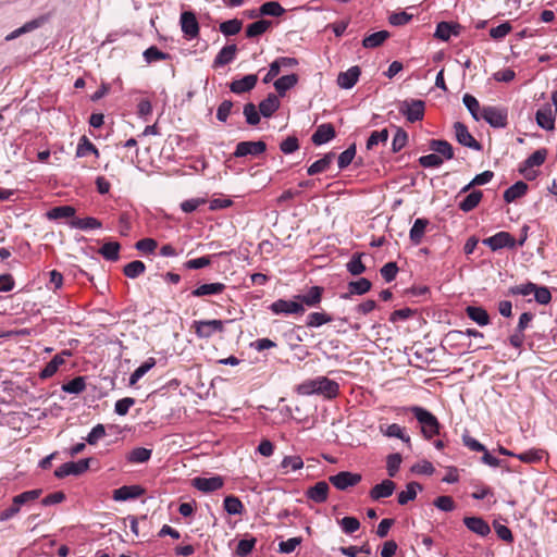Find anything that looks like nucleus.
Segmentation results:
<instances>
[{
    "instance_id": "f3484780",
    "label": "nucleus",
    "mask_w": 557,
    "mask_h": 557,
    "mask_svg": "<svg viewBox=\"0 0 557 557\" xmlns=\"http://www.w3.org/2000/svg\"><path fill=\"white\" fill-rule=\"evenodd\" d=\"M329 490V484L325 481H320L313 486L309 487L306 492V495L314 503L321 504L327 499Z\"/></svg>"
},
{
    "instance_id": "de8ad7c7",
    "label": "nucleus",
    "mask_w": 557,
    "mask_h": 557,
    "mask_svg": "<svg viewBox=\"0 0 557 557\" xmlns=\"http://www.w3.org/2000/svg\"><path fill=\"white\" fill-rule=\"evenodd\" d=\"M40 26V22L38 20H33L27 23H25L23 26L16 28L15 30L11 32L5 36L7 41H11L26 33H29Z\"/></svg>"
},
{
    "instance_id": "2eb2a0df",
    "label": "nucleus",
    "mask_w": 557,
    "mask_h": 557,
    "mask_svg": "<svg viewBox=\"0 0 557 557\" xmlns=\"http://www.w3.org/2000/svg\"><path fill=\"white\" fill-rule=\"evenodd\" d=\"M360 69L351 66L345 72H341L337 76V85L343 89L352 88L359 79Z\"/></svg>"
},
{
    "instance_id": "052dcab7",
    "label": "nucleus",
    "mask_w": 557,
    "mask_h": 557,
    "mask_svg": "<svg viewBox=\"0 0 557 557\" xmlns=\"http://www.w3.org/2000/svg\"><path fill=\"white\" fill-rule=\"evenodd\" d=\"M371 288V282L368 278L361 277L358 281L349 283V290L351 294L363 295Z\"/></svg>"
},
{
    "instance_id": "c85d7f7f",
    "label": "nucleus",
    "mask_w": 557,
    "mask_h": 557,
    "mask_svg": "<svg viewBox=\"0 0 557 557\" xmlns=\"http://www.w3.org/2000/svg\"><path fill=\"white\" fill-rule=\"evenodd\" d=\"M69 224L72 228H77V230H83V231L100 228L102 226L101 222L98 219L92 218V216H87V218H83V219L75 218V219H72L69 222Z\"/></svg>"
},
{
    "instance_id": "bb28decb",
    "label": "nucleus",
    "mask_w": 557,
    "mask_h": 557,
    "mask_svg": "<svg viewBox=\"0 0 557 557\" xmlns=\"http://www.w3.org/2000/svg\"><path fill=\"white\" fill-rule=\"evenodd\" d=\"M76 210L72 206H59L50 209L46 216L49 220L75 219Z\"/></svg>"
},
{
    "instance_id": "4468645a",
    "label": "nucleus",
    "mask_w": 557,
    "mask_h": 557,
    "mask_svg": "<svg viewBox=\"0 0 557 557\" xmlns=\"http://www.w3.org/2000/svg\"><path fill=\"white\" fill-rule=\"evenodd\" d=\"M323 290L321 286H312L306 294L295 296V299H298L304 307L314 308L321 302Z\"/></svg>"
},
{
    "instance_id": "4d7b16f0",
    "label": "nucleus",
    "mask_w": 557,
    "mask_h": 557,
    "mask_svg": "<svg viewBox=\"0 0 557 557\" xmlns=\"http://www.w3.org/2000/svg\"><path fill=\"white\" fill-rule=\"evenodd\" d=\"M143 55L147 63L166 60L169 58L168 53L162 52L156 46H151L148 49H146Z\"/></svg>"
},
{
    "instance_id": "aec40b11",
    "label": "nucleus",
    "mask_w": 557,
    "mask_h": 557,
    "mask_svg": "<svg viewBox=\"0 0 557 557\" xmlns=\"http://www.w3.org/2000/svg\"><path fill=\"white\" fill-rule=\"evenodd\" d=\"M396 484L391 480H383L380 484L374 485L370 491V497L373 500L389 497L395 491Z\"/></svg>"
},
{
    "instance_id": "69168bd1",
    "label": "nucleus",
    "mask_w": 557,
    "mask_h": 557,
    "mask_svg": "<svg viewBox=\"0 0 557 557\" xmlns=\"http://www.w3.org/2000/svg\"><path fill=\"white\" fill-rule=\"evenodd\" d=\"M408 135L403 128H397L392 141V150L394 152L400 151L407 144Z\"/></svg>"
},
{
    "instance_id": "c03bdc74",
    "label": "nucleus",
    "mask_w": 557,
    "mask_h": 557,
    "mask_svg": "<svg viewBox=\"0 0 557 557\" xmlns=\"http://www.w3.org/2000/svg\"><path fill=\"white\" fill-rule=\"evenodd\" d=\"M285 13V9L277 1H269L263 3L259 9L260 15L281 16Z\"/></svg>"
},
{
    "instance_id": "09e8293b",
    "label": "nucleus",
    "mask_w": 557,
    "mask_h": 557,
    "mask_svg": "<svg viewBox=\"0 0 557 557\" xmlns=\"http://www.w3.org/2000/svg\"><path fill=\"white\" fill-rule=\"evenodd\" d=\"M146 270V265L143 261L135 260L129 263H127L124 267V274L129 278H136L139 275H141Z\"/></svg>"
},
{
    "instance_id": "2f4dec72",
    "label": "nucleus",
    "mask_w": 557,
    "mask_h": 557,
    "mask_svg": "<svg viewBox=\"0 0 557 557\" xmlns=\"http://www.w3.org/2000/svg\"><path fill=\"white\" fill-rule=\"evenodd\" d=\"M280 107V100L274 94L268 95L259 104L260 113L264 117H270Z\"/></svg>"
},
{
    "instance_id": "680f3d73",
    "label": "nucleus",
    "mask_w": 557,
    "mask_h": 557,
    "mask_svg": "<svg viewBox=\"0 0 557 557\" xmlns=\"http://www.w3.org/2000/svg\"><path fill=\"white\" fill-rule=\"evenodd\" d=\"M544 451L541 449H530L521 454H517V458L525 463H534L543 458Z\"/></svg>"
},
{
    "instance_id": "6e6552de",
    "label": "nucleus",
    "mask_w": 557,
    "mask_h": 557,
    "mask_svg": "<svg viewBox=\"0 0 557 557\" xmlns=\"http://www.w3.org/2000/svg\"><path fill=\"white\" fill-rule=\"evenodd\" d=\"M361 479V474L359 473L342 471L335 475H331L329 480L337 490L344 491L350 486L357 485Z\"/></svg>"
},
{
    "instance_id": "cd10ccee",
    "label": "nucleus",
    "mask_w": 557,
    "mask_h": 557,
    "mask_svg": "<svg viewBox=\"0 0 557 557\" xmlns=\"http://www.w3.org/2000/svg\"><path fill=\"white\" fill-rule=\"evenodd\" d=\"M237 47L236 45H228L223 47L214 59L215 66H223L225 64L231 63L236 55Z\"/></svg>"
},
{
    "instance_id": "e2e57ef3",
    "label": "nucleus",
    "mask_w": 557,
    "mask_h": 557,
    "mask_svg": "<svg viewBox=\"0 0 557 557\" xmlns=\"http://www.w3.org/2000/svg\"><path fill=\"white\" fill-rule=\"evenodd\" d=\"M346 267L348 272L352 275H359L366 271V267L361 261V255L359 253L354 255Z\"/></svg>"
},
{
    "instance_id": "603ef678",
    "label": "nucleus",
    "mask_w": 557,
    "mask_h": 557,
    "mask_svg": "<svg viewBox=\"0 0 557 557\" xmlns=\"http://www.w3.org/2000/svg\"><path fill=\"white\" fill-rule=\"evenodd\" d=\"M463 104L467 107L469 112L471 113L472 117L475 121H479L481 119V110H480V103L476 100L475 97L472 95L466 94L462 98Z\"/></svg>"
},
{
    "instance_id": "a211bd4d",
    "label": "nucleus",
    "mask_w": 557,
    "mask_h": 557,
    "mask_svg": "<svg viewBox=\"0 0 557 557\" xmlns=\"http://www.w3.org/2000/svg\"><path fill=\"white\" fill-rule=\"evenodd\" d=\"M144 493V488L139 485H124L114 490L113 499L116 502H124L139 497Z\"/></svg>"
},
{
    "instance_id": "79ce46f5",
    "label": "nucleus",
    "mask_w": 557,
    "mask_h": 557,
    "mask_svg": "<svg viewBox=\"0 0 557 557\" xmlns=\"http://www.w3.org/2000/svg\"><path fill=\"white\" fill-rule=\"evenodd\" d=\"M120 244L117 242H108L99 249V253L109 261H116L119 259Z\"/></svg>"
},
{
    "instance_id": "a19ab883",
    "label": "nucleus",
    "mask_w": 557,
    "mask_h": 557,
    "mask_svg": "<svg viewBox=\"0 0 557 557\" xmlns=\"http://www.w3.org/2000/svg\"><path fill=\"white\" fill-rule=\"evenodd\" d=\"M272 25L271 21L268 20H259L249 24L246 28V36L249 38L258 37L264 34L270 26Z\"/></svg>"
},
{
    "instance_id": "f8f14e48",
    "label": "nucleus",
    "mask_w": 557,
    "mask_h": 557,
    "mask_svg": "<svg viewBox=\"0 0 557 557\" xmlns=\"http://www.w3.org/2000/svg\"><path fill=\"white\" fill-rule=\"evenodd\" d=\"M224 484L223 479L220 475L211 478H195L193 479V486L203 493H210L220 490Z\"/></svg>"
},
{
    "instance_id": "13d9d810",
    "label": "nucleus",
    "mask_w": 557,
    "mask_h": 557,
    "mask_svg": "<svg viewBox=\"0 0 557 557\" xmlns=\"http://www.w3.org/2000/svg\"><path fill=\"white\" fill-rule=\"evenodd\" d=\"M384 434L388 437H397L405 443H410V437L405 434V430L399 424L393 423L387 425Z\"/></svg>"
},
{
    "instance_id": "c756f323",
    "label": "nucleus",
    "mask_w": 557,
    "mask_h": 557,
    "mask_svg": "<svg viewBox=\"0 0 557 557\" xmlns=\"http://www.w3.org/2000/svg\"><path fill=\"white\" fill-rule=\"evenodd\" d=\"M482 197L483 193L481 190H472L459 202L458 207L463 212H470L480 203Z\"/></svg>"
},
{
    "instance_id": "dca6fc26",
    "label": "nucleus",
    "mask_w": 557,
    "mask_h": 557,
    "mask_svg": "<svg viewBox=\"0 0 557 557\" xmlns=\"http://www.w3.org/2000/svg\"><path fill=\"white\" fill-rule=\"evenodd\" d=\"M258 82L256 74H249L240 79L233 81L230 85V89L234 94H244L255 88Z\"/></svg>"
},
{
    "instance_id": "49530a36",
    "label": "nucleus",
    "mask_w": 557,
    "mask_h": 557,
    "mask_svg": "<svg viewBox=\"0 0 557 557\" xmlns=\"http://www.w3.org/2000/svg\"><path fill=\"white\" fill-rule=\"evenodd\" d=\"M89 153L98 156L99 152L96 146L86 136H83L76 148V157L83 158Z\"/></svg>"
},
{
    "instance_id": "a878e982",
    "label": "nucleus",
    "mask_w": 557,
    "mask_h": 557,
    "mask_svg": "<svg viewBox=\"0 0 557 557\" xmlns=\"http://www.w3.org/2000/svg\"><path fill=\"white\" fill-rule=\"evenodd\" d=\"M298 83L297 74L284 75L274 82V88L280 96H284L287 90L293 88Z\"/></svg>"
},
{
    "instance_id": "6ab92c4d",
    "label": "nucleus",
    "mask_w": 557,
    "mask_h": 557,
    "mask_svg": "<svg viewBox=\"0 0 557 557\" xmlns=\"http://www.w3.org/2000/svg\"><path fill=\"white\" fill-rule=\"evenodd\" d=\"M335 137V129L332 124L325 123L318 126L317 131L312 135V141L314 145H323L329 143Z\"/></svg>"
},
{
    "instance_id": "f257e3e1",
    "label": "nucleus",
    "mask_w": 557,
    "mask_h": 557,
    "mask_svg": "<svg viewBox=\"0 0 557 557\" xmlns=\"http://www.w3.org/2000/svg\"><path fill=\"white\" fill-rule=\"evenodd\" d=\"M421 424V430L426 438H431L440 432V423L436 417L426 409L413 406L409 409Z\"/></svg>"
},
{
    "instance_id": "7ed1b4c3",
    "label": "nucleus",
    "mask_w": 557,
    "mask_h": 557,
    "mask_svg": "<svg viewBox=\"0 0 557 557\" xmlns=\"http://www.w3.org/2000/svg\"><path fill=\"white\" fill-rule=\"evenodd\" d=\"M193 329L197 337L208 339L215 333L224 331V321L222 320H199L193 322Z\"/></svg>"
},
{
    "instance_id": "5701e85b",
    "label": "nucleus",
    "mask_w": 557,
    "mask_h": 557,
    "mask_svg": "<svg viewBox=\"0 0 557 557\" xmlns=\"http://www.w3.org/2000/svg\"><path fill=\"white\" fill-rule=\"evenodd\" d=\"M225 287H226L225 284L220 283V282L202 284V285L198 286L197 288H195L191 292V295L194 297L218 295V294L223 293Z\"/></svg>"
},
{
    "instance_id": "4c0bfd02",
    "label": "nucleus",
    "mask_w": 557,
    "mask_h": 557,
    "mask_svg": "<svg viewBox=\"0 0 557 557\" xmlns=\"http://www.w3.org/2000/svg\"><path fill=\"white\" fill-rule=\"evenodd\" d=\"M151 454V449L145 447H136L127 454L126 459L131 463H144L150 459Z\"/></svg>"
},
{
    "instance_id": "58836bf2",
    "label": "nucleus",
    "mask_w": 557,
    "mask_h": 557,
    "mask_svg": "<svg viewBox=\"0 0 557 557\" xmlns=\"http://www.w3.org/2000/svg\"><path fill=\"white\" fill-rule=\"evenodd\" d=\"M422 486L417 482H410L406 485V490L398 494L397 500L399 505H406L410 500H413L417 496L418 491H421Z\"/></svg>"
},
{
    "instance_id": "f704fd0d",
    "label": "nucleus",
    "mask_w": 557,
    "mask_h": 557,
    "mask_svg": "<svg viewBox=\"0 0 557 557\" xmlns=\"http://www.w3.org/2000/svg\"><path fill=\"white\" fill-rule=\"evenodd\" d=\"M527 190L528 185L524 182L519 181L505 190L504 200L506 202H512L516 199L522 197L527 193Z\"/></svg>"
},
{
    "instance_id": "774afa93",
    "label": "nucleus",
    "mask_w": 557,
    "mask_h": 557,
    "mask_svg": "<svg viewBox=\"0 0 557 557\" xmlns=\"http://www.w3.org/2000/svg\"><path fill=\"white\" fill-rule=\"evenodd\" d=\"M419 163L423 168H438L443 163V158L436 153H430L420 157Z\"/></svg>"
},
{
    "instance_id": "20e7f679",
    "label": "nucleus",
    "mask_w": 557,
    "mask_h": 557,
    "mask_svg": "<svg viewBox=\"0 0 557 557\" xmlns=\"http://www.w3.org/2000/svg\"><path fill=\"white\" fill-rule=\"evenodd\" d=\"M481 119L492 127H505L507 125L508 113L505 108L484 107L481 110Z\"/></svg>"
},
{
    "instance_id": "393cba45",
    "label": "nucleus",
    "mask_w": 557,
    "mask_h": 557,
    "mask_svg": "<svg viewBox=\"0 0 557 557\" xmlns=\"http://www.w3.org/2000/svg\"><path fill=\"white\" fill-rule=\"evenodd\" d=\"M338 384L325 376L318 377V394H322L329 398L338 394Z\"/></svg>"
},
{
    "instance_id": "4be33fe9",
    "label": "nucleus",
    "mask_w": 557,
    "mask_h": 557,
    "mask_svg": "<svg viewBox=\"0 0 557 557\" xmlns=\"http://www.w3.org/2000/svg\"><path fill=\"white\" fill-rule=\"evenodd\" d=\"M463 523L470 531L481 536H485L491 532L487 522H485L482 518L479 517H466L463 519Z\"/></svg>"
},
{
    "instance_id": "473e14b6",
    "label": "nucleus",
    "mask_w": 557,
    "mask_h": 557,
    "mask_svg": "<svg viewBox=\"0 0 557 557\" xmlns=\"http://www.w3.org/2000/svg\"><path fill=\"white\" fill-rule=\"evenodd\" d=\"M467 315L478 323L480 326H485L490 323V317L485 309L482 307L469 306L466 309Z\"/></svg>"
},
{
    "instance_id": "f03ea898",
    "label": "nucleus",
    "mask_w": 557,
    "mask_h": 557,
    "mask_svg": "<svg viewBox=\"0 0 557 557\" xmlns=\"http://www.w3.org/2000/svg\"><path fill=\"white\" fill-rule=\"evenodd\" d=\"M425 103L419 99L404 100L399 103V112L406 116L407 121L414 123L421 121L424 116Z\"/></svg>"
},
{
    "instance_id": "c9c22d12",
    "label": "nucleus",
    "mask_w": 557,
    "mask_h": 557,
    "mask_svg": "<svg viewBox=\"0 0 557 557\" xmlns=\"http://www.w3.org/2000/svg\"><path fill=\"white\" fill-rule=\"evenodd\" d=\"M388 37L389 33L387 30H380L366 36L362 46L367 49H373L380 47Z\"/></svg>"
},
{
    "instance_id": "9b49d317",
    "label": "nucleus",
    "mask_w": 557,
    "mask_h": 557,
    "mask_svg": "<svg viewBox=\"0 0 557 557\" xmlns=\"http://www.w3.org/2000/svg\"><path fill=\"white\" fill-rule=\"evenodd\" d=\"M267 149V145L262 140L258 141H240L236 146V150L234 156L236 158H242L246 156H259L263 153Z\"/></svg>"
},
{
    "instance_id": "6e6d98bb",
    "label": "nucleus",
    "mask_w": 557,
    "mask_h": 557,
    "mask_svg": "<svg viewBox=\"0 0 557 557\" xmlns=\"http://www.w3.org/2000/svg\"><path fill=\"white\" fill-rule=\"evenodd\" d=\"M41 493H42V491L40 488L26 491V492H23L16 496H14L12 502L21 507L22 505H24L28 502L39 498Z\"/></svg>"
},
{
    "instance_id": "8fccbe9b",
    "label": "nucleus",
    "mask_w": 557,
    "mask_h": 557,
    "mask_svg": "<svg viewBox=\"0 0 557 557\" xmlns=\"http://www.w3.org/2000/svg\"><path fill=\"white\" fill-rule=\"evenodd\" d=\"M224 509L230 515H240L244 510V505L238 497L226 496L224 498Z\"/></svg>"
},
{
    "instance_id": "bf43d9fd",
    "label": "nucleus",
    "mask_w": 557,
    "mask_h": 557,
    "mask_svg": "<svg viewBox=\"0 0 557 557\" xmlns=\"http://www.w3.org/2000/svg\"><path fill=\"white\" fill-rule=\"evenodd\" d=\"M245 117H246V122L249 124V125H257L259 122H260V114L258 111H257V108L253 103L249 102V103H246L244 106V111H243Z\"/></svg>"
},
{
    "instance_id": "a18cd8bd",
    "label": "nucleus",
    "mask_w": 557,
    "mask_h": 557,
    "mask_svg": "<svg viewBox=\"0 0 557 557\" xmlns=\"http://www.w3.org/2000/svg\"><path fill=\"white\" fill-rule=\"evenodd\" d=\"M86 388L85 377L76 376L62 385V391L69 394H79Z\"/></svg>"
},
{
    "instance_id": "0eeeda50",
    "label": "nucleus",
    "mask_w": 557,
    "mask_h": 557,
    "mask_svg": "<svg viewBox=\"0 0 557 557\" xmlns=\"http://www.w3.org/2000/svg\"><path fill=\"white\" fill-rule=\"evenodd\" d=\"M88 467L89 459L65 462L54 471V475L59 479L65 478L67 475H78L85 472Z\"/></svg>"
},
{
    "instance_id": "3c124183",
    "label": "nucleus",
    "mask_w": 557,
    "mask_h": 557,
    "mask_svg": "<svg viewBox=\"0 0 557 557\" xmlns=\"http://www.w3.org/2000/svg\"><path fill=\"white\" fill-rule=\"evenodd\" d=\"M242 21L237 18L228 20L220 24V32L225 36H233L240 32Z\"/></svg>"
},
{
    "instance_id": "412c9836",
    "label": "nucleus",
    "mask_w": 557,
    "mask_h": 557,
    "mask_svg": "<svg viewBox=\"0 0 557 557\" xmlns=\"http://www.w3.org/2000/svg\"><path fill=\"white\" fill-rule=\"evenodd\" d=\"M304 468V460L298 455L284 456L281 463L278 465V471L282 474H288L289 472L297 471Z\"/></svg>"
},
{
    "instance_id": "72a5a7b5",
    "label": "nucleus",
    "mask_w": 557,
    "mask_h": 557,
    "mask_svg": "<svg viewBox=\"0 0 557 557\" xmlns=\"http://www.w3.org/2000/svg\"><path fill=\"white\" fill-rule=\"evenodd\" d=\"M430 148L436 154L444 157L447 160L454 158V150L451 145L446 140L433 139L430 143Z\"/></svg>"
},
{
    "instance_id": "e433bc0d",
    "label": "nucleus",
    "mask_w": 557,
    "mask_h": 557,
    "mask_svg": "<svg viewBox=\"0 0 557 557\" xmlns=\"http://www.w3.org/2000/svg\"><path fill=\"white\" fill-rule=\"evenodd\" d=\"M157 361L153 357L146 359L129 376V385H135L148 371H150Z\"/></svg>"
},
{
    "instance_id": "423d86ee",
    "label": "nucleus",
    "mask_w": 557,
    "mask_h": 557,
    "mask_svg": "<svg viewBox=\"0 0 557 557\" xmlns=\"http://www.w3.org/2000/svg\"><path fill=\"white\" fill-rule=\"evenodd\" d=\"M180 24L187 39H195L199 35V24L194 12L184 11L180 17Z\"/></svg>"
},
{
    "instance_id": "9d476101",
    "label": "nucleus",
    "mask_w": 557,
    "mask_h": 557,
    "mask_svg": "<svg viewBox=\"0 0 557 557\" xmlns=\"http://www.w3.org/2000/svg\"><path fill=\"white\" fill-rule=\"evenodd\" d=\"M483 244L488 246L493 251H496L502 248H513L516 246V240L508 232H498L495 235L485 238Z\"/></svg>"
},
{
    "instance_id": "37998d69",
    "label": "nucleus",
    "mask_w": 557,
    "mask_h": 557,
    "mask_svg": "<svg viewBox=\"0 0 557 557\" xmlns=\"http://www.w3.org/2000/svg\"><path fill=\"white\" fill-rule=\"evenodd\" d=\"M333 319L325 312H311L306 320L307 327H319L323 324L331 322Z\"/></svg>"
},
{
    "instance_id": "5fc2aeb1",
    "label": "nucleus",
    "mask_w": 557,
    "mask_h": 557,
    "mask_svg": "<svg viewBox=\"0 0 557 557\" xmlns=\"http://www.w3.org/2000/svg\"><path fill=\"white\" fill-rule=\"evenodd\" d=\"M401 461H403L401 455L398 453L391 454L387 456L386 470L391 478H394L397 474L399 467L401 465Z\"/></svg>"
},
{
    "instance_id": "864d4df0",
    "label": "nucleus",
    "mask_w": 557,
    "mask_h": 557,
    "mask_svg": "<svg viewBox=\"0 0 557 557\" xmlns=\"http://www.w3.org/2000/svg\"><path fill=\"white\" fill-rule=\"evenodd\" d=\"M388 139V131L386 128L381 131H374L371 133L370 137L367 140V149L371 150L380 143H386Z\"/></svg>"
},
{
    "instance_id": "338daca9",
    "label": "nucleus",
    "mask_w": 557,
    "mask_h": 557,
    "mask_svg": "<svg viewBox=\"0 0 557 557\" xmlns=\"http://www.w3.org/2000/svg\"><path fill=\"white\" fill-rule=\"evenodd\" d=\"M301 537H290L286 541H282L278 543V552L281 554H290L301 544Z\"/></svg>"
},
{
    "instance_id": "39448f33",
    "label": "nucleus",
    "mask_w": 557,
    "mask_h": 557,
    "mask_svg": "<svg viewBox=\"0 0 557 557\" xmlns=\"http://www.w3.org/2000/svg\"><path fill=\"white\" fill-rule=\"evenodd\" d=\"M270 309L275 314H302L305 312V307L298 301V299H277L271 304Z\"/></svg>"
},
{
    "instance_id": "b1692460",
    "label": "nucleus",
    "mask_w": 557,
    "mask_h": 557,
    "mask_svg": "<svg viewBox=\"0 0 557 557\" xmlns=\"http://www.w3.org/2000/svg\"><path fill=\"white\" fill-rule=\"evenodd\" d=\"M537 125L546 131H552L555 127V116L549 108L540 109L535 114Z\"/></svg>"
},
{
    "instance_id": "1a4fd4ad",
    "label": "nucleus",
    "mask_w": 557,
    "mask_h": 557,
    "mask_svg": "<svg viewBox=\"0 0 557 557\" xmlns=\"http://www.w3.org/2000/svg\"><path fill=\"white\" fill-rule=\"evenodd\" d=\"M454 131L457 141L473 150H481L480 143L469 133L468 127L461 122L454 123Z\"/></svg>"
},
{
    "instance_id": "ea45409f",
    "label": "nucleus",
    "mask_w": 557,
    "mask_h": 557,
    "mask_svg": "<svg viewBox=\"0 0 557 557\" xmlns=\"http://www.w3.org/2000/svg\"><path fill=\"white\" fill-rule=\"evenodd\" d=\"M334 158V153H326L323 158L313 162L307 170L308 175H315L326 171Z\"/></svg>"
},
{
    "instance_id": "7c9ffc66",
    "label": "nucleus",
    "mask_w": 557,
    "mask_h": 557,
    "mask_svg": "<svg viewBox=\"0 0 557 557\" xmlns=\"http://www.w3.org/2000/svg\"><path fill=\"white\" fill-rule=\"evenodd\" d=\"M429 221L426 219H417L410 228L409 237L414 245L422 242Z\"/></svg>"
},
{
    "instance_id": "ddd939ff",
    "label": "nucleus",
    "mask_w": 557,
    "mask_h": 557,
    "mask_svg": "<svg viewBox=\"0 0 557 557\" xmlns=\"http://www.w3.org/2000/svg\"><path fill=\"white\" fill-rule=\"evenodd\" d=\"M70 350H63L61 354L55 355L40 371L39 377L42 380L53 376L59 368L65 363V357H70Z\"/></svg>"
},
{
    "instance_id": "0e129e2a",
    "label": "nucleus",
    "mask_w": 557,
    "mask_h": 557,
    "mask_svg": "<svg viewBox=\"0 0 557 557\" xmlns=\"http://www.w3.org/2000/svg\"><path fill=\"white\" fill-rule=\"evenodd\" d=\"M546 156V149H539L528 157L525 165L528 168L540 166L545 162Z\"/></svg>"
}]
</instances>
